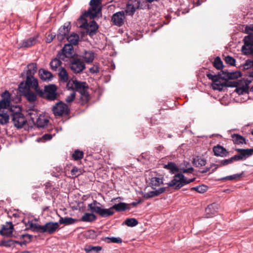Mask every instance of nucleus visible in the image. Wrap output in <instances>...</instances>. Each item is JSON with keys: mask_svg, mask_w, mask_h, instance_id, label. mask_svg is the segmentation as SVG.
Segmentation results:
<instances>
[{"mask_svg": "<svg viewBox=\"0 0 253 253\" xmlns=\"http://www.w3.org/2000/svg\"><path fill=\"white\" fill-rule=\"evenodd\" d=\"M86 17H89L90 19H94L95 18H92L91 12L89 10L85 11L79 17L78 19V22H82V23H84L85 21H87L86 19L85 18Z\"/></svg>", "mask_w": 253, "mask_h": 253, "instance_id": "41", "label": "nucleus"}, {"mask_svg": "<svg viewBox=\"0 0 253 253\" xmlns=\"http://www.w3.org/2000/svg\"><path fill=\"white\" fill-rule=\"evenodd\" d=\"M80 57L84 59L86 63H90L93 62L95 57L94 52L91 50H84L81 53Z\"/></svg>", "mask_w": 253, "mask_h": 253, "instance_id": "24", "label": "nucleus"}, {"mask_svg": "<svg viewBox=\"0 0 253 253\" xmlns=\"http://www.w3.org/2000/svg\"><path fill=\"white\" fill-rule=\"evenodd\" d=\"M73 88L80 93L87 90L88 86L85 82H81L77 80L73 81Z\"/></svg>", "mask_w": 253, "mask_h": 253, "instance_id": "22", "label": "nucleus"}, {"mask_svg": "<svg viewBox=\"0 0 253 253\" xmlns=\"http://www.w3.org/2000/svg\"><path fill=\"white\" fill-rule=\"evenodd\" d=\"M39 74L40 78L44 81H49L53 78L52 74L50 72L43 69L39 70Z\"/></svg>", "mask_w": 253, "mask_h": 253, "instance_id": "29", "label": "nucleus"}, {"mask_svg": "<svg viewBox=\"0 0 253 253\" xmlns=\"http://www.w3.org/2000/svg\"><path fill=\"white\" fill-rule=\"evenodd\" d=\"M52 137V136L50 134H45L42 136V139L45 140H49Z\"/></svg>", "mask_w": 253, "mask_h": 253, "instance_id": "62", "label": "nucleus"}, {"mask_svg": "<svg viewBox=\"0 0 253 253\" xmlns=\"http://www.w3.org/2000/svg\"><path fill=\"white\" fill-rule=\"evenodd\" d=\"M38 36L30 37L22 41L19 44L20 48H28L35 45L38 42Z\"/></svg>", "mask_w": 253, "mask_h": 253, "instance_id": "19", "label": "nucleus"}, {"mask_svg": "<svg viewBox=\"0 0 253 253\" xmlns=\"http://www.w3.org/2000/svg\"><path fill=\"white\" fill-rule=\"evenodd\" d=\"M130 205L128 204H126L123 202H120L119 204H115L112 207L109 209L112 212H114L113 211L115 210L116 211L118 212L125 211L126 210H129Z\"/></svg>", "mask_w": 253, "mask_h": 253, "instance_id": "28", "label": "nucleus"}, {"mask_svg": "<svg viewBox=\"0 0 253 253\" xmlns=\"http://www.w3.org/2000/svg\"><path fill=\"white\" fill-rule=\"evenodd\" d=\"M168 189V187H161L158 189H154V191H150L145 193L143 195V198L148 199L150 198L158 196L159 195L164 193Z\"/></svg>", "mask_w": 253, "mask_h": 253, "instance_id": "26", "label": "nucleus"}, {"mask_svg": "<svg viewBox=\"0 0 253 253\" xmlns=\"http://www.w3.org/2000/svg\"><path fill=\"white\" fill-rule=\"evenodd\" d=\"M140 0H127L125 12L129 15H133L136 9L141 8Z\"/></svg>", "mask_w": 253, "mask_h": 253, "instance_id": "13", "label": "nucleus"}, {"mask_svg": "<svg viewBox=\"0 0 253 253\" xmlns=\"http://www.w3.org/2000/svg\"><path fill=\"white\" fill-rule=\"evenodd\" d=\"M107 243H122V240L119 237H105L103 240Z\"/></svg>", "mask_w": 253, "mask_h": 253, "instance_id": "52", "label": "nucleus"}, {"mask_svg": "<svg viewBox=\"0 0 253 253\" xmlns=\"http://www.w3.org/2000/svg\"><path fill=\"white\" fill-rule=\"evenodd\" d=\"M221 79H217V82H214L212 85V88L214 90H222L224 87L236 86V83H234V84H229L227 83V80L225 81L221 82Z\"/></svg>", "mask_w": 253, "mask_h": 253, "instance_id": "21", "label": "nucleus"}, {"mask_svg": "<svg viewBox=\"0 0 253 253\" xmlns=\"http://www.w3.org/2000/svg\"><path fill=\"white\" fill-rule=\"evenodd\" d=\"M71 27L69 25L67 26L64 25L61 27L59 30L57 35V38L58 41L61 42L68 36Z\"/></svg>", "mask_w": 253, "mask_h": 253, "instance_id": "23", "label": "nucleus"}, {"mask_svg": "<svg viewBox=\"0 0 253 253\" xmlns=\"http://www.w3.org/2000/svg\"><path fill=\"white\" fill-rule=\"evenodd\" d=\"M14 241L13 240H3L0 242V246L5 247H10L14 244Z\"/></svg>", "mask_w": 253, "mask_h": 253, "instance_id": "55", "label": "nucleus"}, {"mask_svg": "<svg viewBox=\"0 0 253 253\" xmlns=\"http://www.w3.org/2000/svg\"><path fill=\"white\" fill-rule=\"evenodd\" d=\"M212 166H216V165L213 164L211 165V167L206 168L203 169V170H201L200 172L203 173H206L210 170Z\"/></svg>", "mask_w": 253, "mask_h": 253, "instance_id": "64", "label": "nucleus"}, {"mask_svg": "<svg viewBox=\"0 0 253 253\" xmlns=\"http://www.w3.org/2000/svg\"><path fill=\"white\" fill-rule=\"evenodd\" d=\"M75 93L72 92L69 96L66 97L65 101L68 103H71L75 99Z\"/></svg>", "mask_w": 253, "mask_h": 253, "instance_id": "59", "label": "nucleus"}, {"mask_svg": "<svg viewBox=\"0 0 253 253\" xmlns=\"http://www.w3.org/2000/svg\"><path fill=\"white\" fill-rule=\"evenodd\" d=\"M52 111L55 116L61 117L68 115L70 113V109L67 104L60 101L52 107Z\"/></svg>", "mask_w": 253, "mask_h": 253, "instance_id": "7", "label": "nucleus"}, {"mask_svg": "<svg viewBox=\"0 0 253 253\" xmlns=\"http://www.w3.org/2000/svg\"><path fill=\"white\" fill-rule=\"evenodd\" d=\"M84 153L82 151L76 150L72 155V159L75 161L80 160L84 157Z\"/></svg>", "mask_w": 253, "mask_h": 253, "instance_id": "45", "label": "nucleus"}, {"mask_svg": "<svg viewBox=\"0 0 253 253\" xmlns=\"http://www.w3.org/2000/svg\"><path fill=\"white\" fill-rule=\"evenodd\" d=\"M100 206L101 204L96 200L89 204L87 206V210L92 213H95L99 214L102 217H106L114 214V212H112L110 210L106 209H102Z\"/></svg>", "mask_w": 253, "mask_h": 253, "instance_id": "6", "label": "nucleus"}, {"mask_svg": "<svg viewBox=\"0 0 253 253\" xmlns=\"http://www.w3.org/2000/svg\"><path fill=\"white\" fill-rule=\"evenodd\" d=\"M196 178L187 179L181 173H177L174 176L173 179L168 184L169 187H174V189L178 190L184 185L195 181Z\"/></svg>", "mask_w": 253, "mask_h": 253, "instance_id": "5", "label": "nucleus"}, {"mask_svg": "<svg viewBox=\"0 0 253 253\" xmlns=\"http://www.w3.org/2000/svg\"><path fill=\"white\" fill-rule=\"evenodd\" d=\"M79 27L85 29L86 34L91 37L96 35L99 28L98 25L93 20L89 23L85 21L84 23H81Z\"/></svg>", "mask_w": 253, "mask_h": 253, "instance_id": "10", "label": "nucleus"}, {"mask_svg": "<svg viewBox=\"0 0 253 253\" xmlns=\"http://www.w3.org/2000/svg\"><path fill=\"white\" fill-rule=\"evenodd\" d=\"M49 121L43 118L38 117L36 121V124L38 127H43L47 125Z\"/></svg>", "mask_w": 253, "mask_h": 253, "instance_id": "46", "label": "nucleus"}, {"mask_svg": "<svg viewBox=\"0 0 253 253\" xmlns=\"http://www.w3.org/2000/svg\"><path fill=\"white\" fill-rule=\"evenodd\" d=\"M73 46L71 44H66L64 45L61 52L58 54V57L60 59L65 60V58H72L74 55Z\"/></svg>", "mask_w": 253, "mask_h": 253, "instance_id": "12", "label": "nucleus"}, {"mask_svg": "<svg viewBox=\"0 0 253 253\" xmlns=\"http://www.w3.org/2000/svg\"><path fill=\"white\" fill-rule=\"evenodd\" d=\"M60 60V59L59 58V59L55 58L50 62V65L51 69L55 71L57 70V68L60 66L61 63Z\"/></svg>", "mask_w": 253, "mask_h": 253, "instance_id": "50", "label": "nucleus"}, {"mask_svg": "<svg viewBox=\"0 0 253 253\" xmlns=\"http://www.w3.org/2000/svg\"><path fill=\"white\" fill-rule=\"evenodd\" d=\"M242 173L240 174H235L232 175L227 176L221 178V180H233L236 179H240L242 176Z\"/></svg>", "mask_w": 253, "mask_h": 253, "instance_id": "54", "label": "nucleus"}, {"mask_svg": "<svg viewBox=\"0 0 253 253\" xmlns=\"http://www.w3.org/2000/svg\"><path fill=\"white\" fill-rule=\"evenodd\" d=\"M244 45L242 47V51L245 55H253V37L246 36L244 39Z\"/></svg>", "mask_w": 253, "mask_h": 253, "instance_id": "11", "label": "nucleus"}, {"mask_svg": "<svg viewBox=\"0 0 253 253\" xmlns=\"http://www.w3.org/2000/svg\"><path fill=\"white\" fill-rule=\"evenodd\" d=\"M164 168L169 170L172 173H174L179 171L178 168L173 162H169L168 164L164 165Z\"/></svg>", "mask_w": 253, "mask_h": 253, "instance_id": "38", "label": "nucleus"}, {"mask_svg": "<svg viewBox=\"0 0 253 253\" xmlns=\"http://www.w3.org/2000/svg\"><path fill=\"white\" fill-rule=\"evenodd\" d=\"M37 66L36 63H32L29 64L27 67L25 68L23 73L21 74V77L24 78L25 75L34 76L37 72Z\"/></svg>", "mask_w": 253, "mask_h": 253, "instance_id": "25", "label": "nucleus"}, {"mask_svg": "<svg viewBox=\"0 0 253 253\" xmlns=\"http://www.w3.org/2000/svg\"><path fill=\"white\" fill-rule=\"evenodd\" d=\"M71 172L72 175H75L76 176L81 174V170L79 169L76 167H74L71 170Z\"/></svg>", "mask_w": 253, "mask_h": 253, "instance_id": "58", "label": "nucleus"}, {"mask_svg": "<svg viewBox=\"0 0 253 253\" xmlns=\"http://www.w3.org/2000/svg\"><path fill=\"white\" fill-rule=\"evenodd\" d=\"M238 155H234V158L236 161L246 160L248 157L253 155V147L251 149H236Z\"/></svg>", "mask_w": 253, "mask_h": 253, "instance_id": "14", "label": "nucleus"}, {"mask_svg": "<svg viewBox=\"0 0 253 253\" xmlns=\"http://www.w3.org/2000/svg\"><path fill=\"white\" fill-rule=\"evenodd\" d=\"M59 227V223L53 222H46L43 225L33 222L29 224V228L33 232L40 233H47L49 234L54 233Z\"/></svg>", "mask_w": 253, "mask_h": 253, "instance_id": "1", "label": "nucleus"}, {"mask_svg": "<svg viewBox=\"0 0 253 253\" xmlns=\"http://www.w3.org/2000/svg\"><path fill=\"white\" fill-rule=\"evenodd\" d=\"M102 250L100 246H93L91 245H86L84 248V251L87 253H97Z\"/></svg>", "mask_w": 253, "mask_h": 253, "instance_id": "39", "label": "nucleus"}, {"mask_svg": "<svg viewBox=\"0 0 253 253\" xmlns=\"http://www.w3.org/2000/svg\"><path fill=\"white\" fill-rule=\"evenodd\" d=\"M193 163L196 167H201L206 164V161L204 159L198 157L193 159Z\"/></svg>", "mask_w": 253, "mask_h": 253, "instance_id": "48", "label": "nucleus"}, {"mask_svg": "<svg viewBox=\"0 0 253 253\" xmlns=\"http://www.w3.org/2000/svg\"><path fill=\"white\" fill-rule=\"evenodd\" d=\"M57 86L54 84H50L45 85L44 90H38L37 93L40 97L44 98L48 101H52L56 100L59 96L57 92Z\"/></svg>", "mask_w": 253, "mask_h": 253, "instance_id": "2", "label": "nucleus"}, {"mask_svg": "<svg viewBox=\"0 0 253 253\" xmlns=\"http://www.w3.org/2000/svg\"><path fill=\"white\" fill-rule=\"evenodd\" d=\"M96 215L93 213L85 212L82 216L81 220L84 222H92L96 219Z\"/></svg>", "mask_w": 253, "mask_h": 253, "instance_id": "34", "label": "nucleus"}, {"mask_svg": "<svg viewBox=\"0 0 253 253\" xmlns=\"http://www.w3.org/2000/svg\"><path fill=\"white\" fill-rule=\"evenodd\" d=\"M214 155L216 156L222 157H226L228 155L229 152L223 146L220 145H217L213 147L212 149Z\"/></svg>", "mask_w": 253, "mask_h": 253, "instance_id": "27", "label": "nucleus"}, {"mask_svg": "<svg viewBox=\"0 0 253 253\" xmlns=\"http://www.w3.org/2000/svg\"><path fill=\"white\" fill-rule=\"evenodd\" d=\"M19 92L24 95L26 99L30 102H34L37 100V94L31 89H19Z\"/></svg>", "mask_w": 253, "mask_h": 253, "instance_id": "20", "label": "nucleus"}, {"mask_svg": "<svg viewBox=\"0 0 253 253\" xmlns=\"http://www.w3.org/2000/svg\"><path fill=\"white\" fill-rule=\"evenodd\" d=\"M79 97L78 103L81 105H85L89 101L90 99V96L87 90L81 93Z\"/></svg>", "mask_w": 253, "mask_h": 253, "instance_id": "31", "label": "nucleus"}, {"mask_svg": "<svg viewBox=\"0 0 253 253\" xmlns=\"http://www.w3.org/2000/svg\"><path fill=\"white\" fill-rule=\"evenodd\" d=\"M25 78L26 81L20 83L18 86V89H34L35 92L38 93V90L40 88L39 87L38 80L34 76L25 75L23 79Z\"/></svg>", "mask_w": 253, "mask_h": 253, "instance_id": "4", "label": "nucleus"}, {"mask_svg": "<svg viewBox=\"0 0 253 253\" xmlns=\"http://www.w3.org/2000/svg\"><path fill=\"white\" fill-rule=\"evenodd\" d=\"M24 237H27L28 238V240H24L23 242H21L18 241H14V244H17L20 245V246L26 245L27 243H30L32 239V235L29 234H23L21 236V239H24Z\"/></svg>", "mask_w": 253, "mask_h": 253, "instance_id": "43", "label": "nucleus"}, {"mask_svg": "<svg viewBox=\"0 0 253 253\" xmlns=\"http://www.w3.org/2000/svg\"><path fill=\"white\" fill-rule=\"evenodd\" d=\"M125 19V12L123 11H121L113 14L111 21L113 25L118 27H121L124 24Z\"/></svg>", "mask_w": 253, "mask_h": 253, "instance_id": "16", "label": "nucleus"}, {"mask_svg": "<svg viewBox=\"0 0 253 253\" xmlns=\"http://www.w3.org/2000/svg\"><path fill=\"white\" fill-rule=\"evenodd\" d=\"M90 73L94 74L99 72V69L97 66H93L89 69Z\"/></svg>", "mask_w": 253, "mask_h": 253, "instance_id": "61", "label": "nucleus"}, {"mask_svg": "<svg viewBox=\"0 0 253 253\" xmlns=\"http://www.w3.org/2000/svg\"><path fill=\"white\" fill-rule=\"evenodd\" d=\"M58 71V76L60 80L63 82H67L69 80L68 74L65 68L59 67Z\"/></svg>", "mask_w": 253, "mask_h": 253, "instance_id": "36", "label": "nucleus"}, {"mask_svg": "<svg viewBox=\"0 0 253 253\" xmlns=\"http://www.w3.org/2000/svg\"><path fill=\"white\" fill-rule=\"evenodd\" d=\"M218 209V205L216 203H212L209 205L206 209V212L207 214H209L208 217H210L211 215L214 214L217 212Z\"/></svg>", "mask_w": 253, "mask_h": 253, "instance_id": "32", "label": "nucleus"}, {"mask_svg": "<svg viewBox=\"0 0 253 253\" xmlns=\"http://www.w3.org/2000/svg\"><path fill=\"white\" fill-rule=\"evenodd\" d=\"M249 90V86L247 85L243 86L241 87L237 88L236 91L239 94H243L244 93H248Z\"/></svg>", "mask_w": 253, "mask_h": 253, "instance_id": "56", "label": "nucleus"}, {"mask_svg": "<svg viewBox=\"0 0 253 253\" xmlns=\"http://www.w3.org/2000/svg\"><path fill=\"white\" fill-rule=\"evenodd\" d=\"M191 191H196L199 193H203L207 191V187L205 185H199L196 187H192Z\"/></svg>", "mask_w": 253, "mask_h": 253, "instance_id": "53", "label": "nucleus"}, {"mask_svg": "<svg viewBox=\"0 0 253 253\" xmlns=\"http://www.w3.org/2000/svg\"><path fill=\"white\" fill-rule=\"evenodd\" d=\"M207 77L213 82H217V79H222V80L228 79H235L241 76L240 72H228L227 71H221L216 75H213L211 73H207Z\"/></svg>", "mask_w": 253, "mask_h": 253, "instance_id": "3", "label": "nucleus"}, {"mask_svg": "<svg viewBox=\"0 0 253 253\" xmlns=\"http://www.w3.org/2000/svg\"><path fill=\"white\" fill-rule=\"evenodd\" d=\"M234 161H236V160L234 158V156L229 159H225L222 160L219 162V164L216 165V167L214 169L212 170V171H214V170L216 169L218 167L226 166L229 164L232 163Z\"/></svg>", "mask_w": 253, "mask_h": 253, "instance_id": "44", "label": "nucleus"}, {"mask_svg": "<svg viewBox=\"0 0 253 253\" xmlns=\"http://www.w3.org/2000/svg\"><path fill=\"white\" fill-rule=\"evenodd\" d=\"M180 170L183 173H192L194 169L189 162H184L183 164H181L180 167Z\"/></svg>", "mask_w": 253, "mask_h": 253, "instance_id": "33", "label": "nucleus"}, {"mask_svg": "<svg viewBox=\"0 0 253 253\" xmlns=\"http://www.w3.org/2000/svg\"><path fill=\"white\" fill-rule=\"evenodd\" d=\"M9 115L7 113H0V124L2 125L9 123Z\"/></svg>", "mask_w": 253, "mask_h": 253, "instance_id": "47", "label": "nucleus"}, {"mask_svg": "<svg viewBox=\"0 0 253 253\" xmlns=\"http://www.w3.org/2000/svg\"><path fill=\"white\" fill-rule=\"evenodd\" d=\"M70 67L74 73L78 74L81 73L85 68V65L81 58L76 57L70 60Z\"/></svg>", "mask_w": 253, "mask_h": 253, "instance_id": "9", "label": "nucleus"}, {"mask_svg": "<svg viewBox=\"0 0 253 253\" xmlns=\"http://www.w3.org/2000/svg\"><path fill=\"white\" fill-rule=\"evenodd\" d=\"M231 137L233 143L236 145L246 144L247 141H248L243 136L239 134H233L231 135Z\"/></svg>", "mask_w": 253, "mask_h": 253, "instance_id": "30", "label": "nucleus"}, {"mask_svg": "<svg viewBox=\"0 0 253 253\" xmlns=\"http://www.w3.org/2000/svg\"><path fill=\"white\" fill-rule=\"evenodd\" d=\"M14 230V225L11 222H7L5 224L1 225L0 230V234L3 236L10 237L12 235Z\"/></svg>", "mask_w": 253, "mask_h": 253, "instance_id": "17", "label": "nucleus"}, {"mask_svg": "<svg viewBox=\"0 0 253 253\" xmlns=\"http://www.w3.org/2000/svg\"><path fill=\"white\" fill-rule=\"evenodd\" d=\"M9 115H10L12 118L13 116H16V114H22L21 113V108L18 105H13L11 106L9 109Z\"/></svg>", "mask_w": 253, "mask_h": 253, "instance_id": "40", "label": "nucleus"}, {"mask_svg": "<svg viewBox=\"0 0 253 253\" xmlns=\"http://www.w3.org/2000/svg\"><path fill=\"white\" fill-rule=\"evenodd\" d=\"M213 66L217 70L222 69L223 67V62L218 56L215 58L213 63Z\"/></svg>", "mask_w": 253, "mask_h": 253, "instance_id": "49", "label": "nucleus"}, {"mask_svg": "<svg viewBox=\"0 0 253 253\" xmlns=\"http://www.w3.org/2000/svg\"><path fill=\"white\" fill-rule=\"evenodd\" d=\"M252 60H247L246 61V63H245L244 64V67L245 68H246V69H248L250 67H252L253 68V65H252V63H250V62H251Z\"/></svg>", "mask_w": 253, "mask_h": 253, "instance_id": "63", "label": "nucleus"}, {"mask_svg": "<svg viewBox=\"0 0 253 253\" xmlns=\"http://www.w3.org/2000/svg\"><path fill=\"white\" fill-rule=\"evenodd\" d=\"M76 221V220L69 217H60L59 223L61 224H64L65 225H70L74 224Z\"/></svg>", "mask_w": 253, "mask_h": 253, "instance_id": "42", "label": "nucleus"}, {"mask_svg": "<svg viewBox=\"0 0 253 253\" xmlns=\"http://www.w3.org/2000/svg\"><path fill=\"white\" fill-rule=\"evenodd\" d=\"M55 35H52V34H49L47 36L46 39V42L47 43H50L51 42L53 39L55 38Z\"/></svg>", "mask_w": 253, "mask_h": 253, "instance_id": "60", "label": "nucleus"}, {"mask_svg": "<svg viewBox=\"0 0 253 253\" xmlns=\"http://www.w3.org/2000/svg\"><path fill=\"white\" fill-rule=\"evenodd\" d=\"M102 0H90V7L87 10L91 12L92 18H99L102 17Z\"/></svg>", "mask_w": 253, "mask_h": 253, "instance_id": "8", "label": "nucleus"}, {"mask_svg": "<svg viewBox=\"0 0 253 253\" xmlns=\"http://www.w3.org/2000/svg\"><path fill=\"white\" fill-rule=\"evenodd\" d=\"M125 224L129 227H134L138 223V221L134 218H127L125 221Z\"/></svg>", "mask_w": 253, "mask_h": 253, "instance_id": "51", "label": "nucleus"}, {"mask_svg": "<svg viewBox=\"0 0 253 253\" xmlns=\"http://www.w3.org/2000/svg\"><path fill=\"white\" fill-rule=\"evenodd\" d=\"M12 121L14 126L18 129L22 128L27 123V121L22 114H16V116H13L12 118Z\"/></svg>", "mask_w": 253, "mask_h": 253, "instance_id": "18", "label": "nucleus"}, {"mask_svg": "<svg viewBox=\"0 0 253 253\" xmlns=\"http://www.w3.org/2000/svg\"><path fill=\"white\" fill-rule=\"evenodd\" d=\"M224 61L226 63L230 65L234 66L235 65V59L229 55H228L225 57Z\"/></svg>", "mask_w": 253, "mask_h": 253, "instance_id": "57", "label": "nucleus"}, {"mask_svg": "<svg viewBox=\"0 0 253 253\" xmlns=\"http://www.w3.org/2000/svg\"><path fill=\"white\" fill-rule=\"evenodd\" d=\"M79 36L75 33H72L70 36L68 35L66 37L67 40L72 45H77L79 42Z\"/></svg>", "mask_w": 253, "mask_h": 253, "instance_id": "37", "label": "nucleus"}, {"mask_svg": "<svg viewBox=\"0 0 253 253\" xmlns=\"http://www.w3.org/2000/svg\"><path fill=\"white\" fill-rule=\"evenodd\" d=\"M10 94L8 91L5 90L0 94V111L3 109H6L10 107Z\"/></svg>", "mask_w": 253, "mask_h": 253, "instance_id": "15", "label": "nucleus"}, {"mask_svg": "<svg viewBox=\"0 0 253 253\" xmlns=\"http://www.w3.org/2000/svg\"><path fill=\"white\" fill-rule=\"evenodd\" d=\"M163 183V180L162 178L154 177L151 179L150 185L153 189H156Z\"/></svg>", "mask_w": 253, "mask_h": 253, "instance_id": "35", "label": "nucleus"}]
</instances>
